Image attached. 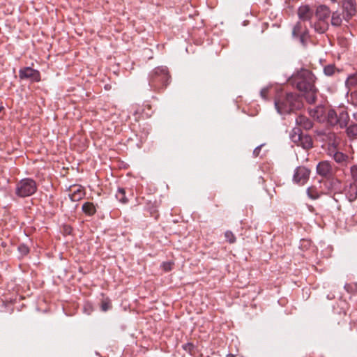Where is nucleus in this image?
Instances as JSON below:
<instances>
[{
    "mask_svg": "<svg viewBox=\"0 0 357 357\" xmlns=\"http://www.w3.org/2000/svg\"><path fill=\"white\" fill-rule=\"evenodd\" d=\"M317 77L309 70L301 68L295 73L289 79V82L303 93V95L310 104H314L317 100L318 89L314 84Z\"/></svg>",
    "mask_w": 357,
    "mask_h": 357,
    "instance_id": "1",
    "label": "nucleus"
},
{
    "mask_svg": "<svg viewBox=\"0 0 357 357\" xmlns=\"http://www.w3.org/2000/svg\"><path fill=\"white\" fill-rule=\"evenodd\" d=\"M275 106L280 114H287L301 107L298 97L292 93H287L286 96L275 101Z\"/></svg>",
    "mask_w": 357,
    "mask_h": 357,
    "instance_id": "2",
    "label": "nucleus"
},
{
    "mask_svg": "<svg viewBox=\"0 0 357 357\" xmlns=\"http://www.w3.org/2000/svg\"><path fill=\"white\" fill-rule=\"evenodd\" d=\"M36 183L29 178L22 179L16 185V194L21 197L31 196L36 192Z\"/></svg>",
    "mask_w": 357,
    "mask_h": 357,
    "instance_id": "3",
    "label": "nucleus"
},
{
    "mask_svg": "<svg viewBox=\"0 0 357 357\" xmlns=\"http://www.w3.org/2000/svg\"><path fill=\"white\" fill-rule=\"evenodd\" d=\"M291 139L297 146H301L305 149L312 147V138L309 135H303L299 128L293 129L291 133Z\"/></svg>",
    "mask_w": 357,
    "mask_h": 357,
    "instance_id": "4",
    "label": "nucleus"
},
{
    "mask_svg": "<svg viewBox=\"0 0 357 357\" xmlns=\"http://www.w3.org/2000/svg\"><path fill=\"white\" fill-rule=\"evenodd\" d=\"M19 77L21 79H30L32 82H38L40 81V72L31 67H25L19 70Z\"/></svg>",
    "mask_w": 357,
    "mask_h": 357,
    "instance_id": "5",
    "label": "nucleus"
},
{
    "mask_svg": "<svg viewBox=\"0 0 357 357\" xmlns=\"http://www.w3.org/2000/svg\"><path fill=\"white\" fill-rule=\"evenodd\" d=\"M310 171L305 167H298L296 169L293 180L299 185H304L308 180Z\"/></svg>",
    "mask_w": 357,
    "mask_h": 357,
    "instance_id": "6",
    "label": "nucleus"
},
{
    "mask_svg": "<svg viewBox=\"0 0 357 357\" xmlns=\"http://www.w3.org/2000/svg\"><path fill=\"white\" fill-rule=\"evenodd\" d=\"M298 15L300 20L309 21L314 15V11L308 5H302L298 9Z\"/></svg>",
    "mask_w": 357,
    "mask_h": 357,
    "instance_id": "7",
    "label": "nucleus"
},
{
    "mask_svg": "<svg viewBox=\"0 0 357 357\" xmlns=\"http://www.w3.org/2000/svg\"><path fill=\"white\" fill-rule=\"evenodd\" d=\"M317 172L323 177H327L332 174V167L328 161H321L317 166Z\"/></svg>",
    "mask_w": 357,
    "mask_h": 357,
    "instance_id": "8",
    "label": "nucleus"
},
{
    "mask_svg": "<svg viewBox=\"0 0 357 357\" xmlns=\"http://www.w3.org/2000/svg\"><path fill=\"white\" fill-rule=\"evenodd\" d=\"M70 199L73 202H78L85 196V189L81 185H75L70 190Z\"/></svg>",
    "mask_w": 357,
    "mask_h": 357,
    "instance_id": "9",
    "label": "nucleus"
},
{
    "mask_svg": "<svg viewBox=\"0 0 357 357\" xmlns=\"http://www.w3.org/2000/svg\"><path fill=\"white\" fill-rule=\"evenodd\" d=\"M342 8L347 17L350 18L356 13V3L355 0H344Z\"/></svg>",
    "mask_w": 357,
    "mask_h": 357,
    "instance_id": "10",
    "label": "nucleus"
},
{
    "mask_svg": "<svg viewBox=\"0 0 357 357\" xmlns=\"http://www.w3.org/2000/svg\"><path fill=\"white\" fill-rule=\"evenodd\" d=\"M330 14H331V10H330L329 8L324 5H321L319 6H318L316 10V13H315V15H316V17H317V19L319 21H323V22H324L329 17Z\"/></svg>",
    "mask_w": 357,
    "mask_h": 357,
    "instance_id": "11",
    "label": "nucleus"
},
{
    "mask_svg": "<svg viewBox=\"0 0 357 357\" xmlns=\"http://www.w3.org/2000/svg\"><path fill=\"white\" fill-rule=\"evenodd\" d=\"M296 123L298 126L305 130H309L312 128V121L308 118L303 115H300L296 119Z\"/></svg>",
    "mask_w": 357,
    "mask_h": 357,
    "instance_id": "12",
    "label": "nucleus"
},
{
    "mask_svg": "<svg viewBox=\"0 0 357 357\" xmlns=\"http://www.w3.org/2000/svg\"><path fill=\"white\" fill-rule=\"evenodd\" d=\"M82 211L87 215L91 216L96 213V208L92 202H85L82 207Z\"/></svg>",
    "mask_w": 357,
    "mask_h": 357,
    "instance_id": "13",
    "label": "nucleus"
},
{
    "mask_svg": "<svg viewBox=\"0 0 357 357\" xmlns=\"http://www.w3.org/2000/svg\"><path fill=\"white\" fill-rule=\"evenodd\" d=\"M346 195L349 202H353L357 198V185L354 184H349V186L346 189Z\"/></svg>",
    "mask_w": 357,
    "mask_h": 357,
    "instance_id": "14",
    "label": "nucleus"
},
{
    "mask_svg": "<svg viewBox=\"0 0 357 357\" xmlns=\"http://www.w3.org/2000/svg\"><path fill=\"white\" fill-rule=\"evenodd\" d=\"M293 35L294 36H299L301 42L304 44V40L306 37L305 33H302L301 31V24L300 23H297L296 26L294 27Z\"/></svg>",
    "mask_w": 357,
    "mask_h": 357,
    "instance_id": "15",
    "label": "nucleus"
},
{
    "mask_svg": "<svg viewBox=\"0 0 357 357\" xmlns=\"http://www.w3.org/2000/svg\"><path fill=\"white\" fill-rule=\"evenodd\" d=\"M337 119V124L340 126V128H344L347 126L349 122V117L347 112H342L340 113Z\"/></svg>",
    "mask_w": 357,
    "mask_h": 357,
    "instance_id": "16",
    "label": "nucleus"
},
{
    "mask_svg": "<svg viewBox=\"0 0 357 357\" xmlns=\"http://www.w3.org/2000/svg\"><path fill=\"white\" fill-rule=\"evenodd\" d=\"M337 115L333 109H329L327 112V121L330 125L335 126L337 124Z\"/></svg>",
    "mask_w": 357,
    "mask_h": 357,
    "instance_id": "17",
    "label": "nucleus"
},
{
    "mask_svg": "<svg viewBox=\"0 0 357 357\" xmlns=\"http://www.w3.org/2000/svg\"><path fill=\"white\" fill-rule=\"evenodd\" d=\"M341 15L338 12H334L332 14L331 24L333 26H339L342 24Z\"/></svg>",
    "mask_w": 357,
    "mask_h": 357,
    "instance_id": "18",
    "label": "nucleus"
},
{
    "mask_svg": "<svg viewBox=\"0 0 357 357\" xmlns=\"http://www.w3.org/2000/svg\"><path fill=\"white\" fill-rule=\"evenodd\" d=\"M116 199L122 204H126L128 199L126 197V192L123 188H119L116 193Z\"/></svg>",
    "mask_w": 357,
    "mask_h": 357,
    "instance_id": "19",
    "label": "nucleus"
},
{
    "mask_svg": "<svg viewBox=\"0 0 357 357\" xmlns=\"http://www.w3.org/2000/svg\"><path fill=\"white\" fill-rule=\"evenodd\" d=\"M307 193L308 196L312 199H316L319 197V193L315 187L312 186L308 188L307 190Z\"/></svg>",
    "mask_w": 357,
    "mask_h": 357,
    "instance_id": "20",
    "label": "nucleus"
},
{
    "mask_svg": "<svg viewBox=\"0 0 357 357\" xmlns=\"http://www.w3.org/2000/svg\"><path fill=\"white\" fill-rule=\"evenodd\" d=\"M351 182L350 183L357 185V165H353L350 168Z\"/></svg>",
    "mask_w": 357,
    "mask_h": 357,
    "instance_id": "21",
    "label": "nucleus"
},
{
    "mask_svg": "<svg viewBox=\"0 0 357 357\" xmlns=\"http://www.w3.org/2000/svg\"><path fill=\"white\" fill-rule=\"evenodd\" d=\"M347 132L349 137L357 136V124L349 126L347 129Z\"/></svg>",
    "mask_w": 357,
    "mask_h": 357,
    "instance_id": "22",
    "label": "nucleus"
},
{
    "mask_svg": "<svg viewBox=\"0 0 357 357\" xmlns=\"http://www.w3.org/2000/svg\"><path fill=\"white\" fill-rule=\"evenodd\" d=\"M333 158L337 162H342L347 159V156L341 152H336Z\"/></svg>",
    "mask_w": 357,
    "mask_h": 357,
    "instance_id": "23",
    "label": "nucleus"
},
{
    "mask_svg": "<svg viewBox=\"0 0 357 357\" xmlns=\"http://www.w3.org/2000/svg\"><path fill=\"white\" fill-rule=\"evenodd\" d=\"M111 307V302L108 298L103 299L101 302V309L102 311L106 312Z\"/></svg>",
    "mask_w": 357,
    "mask_h": 357,
    "instance_id": "24",
    "label": "nucleus"
},
{
    "mask_svg": "<svg viewBox=\"0 0 357 357\" xmlns=\"http://www.w3.org/2000/svg\"><path fill=\"white\" fill-rule=\"evenodd\" d=\"M225 236L226 240L229 243H234L236 241V237L234 234L231 231H227L225 233Z\"/></svg>",
    "mask_w": 357,
    "mask_h": 357,
    "instance_id": "25",
    "label": "nucleus"
},
{
    "mask_svg": "<svg viewBox=\"0 0 357 357\" xmlns=\"http://www.w3.org/2000/svg\"><path fill=\"white\" fill-rule=\"evenodd\" d=\"M324 73L327 76H331L335 73V66L333 65H328L324 67Z\"/></svg>",
    "mask_w": 357,
    "mask_h": 357,
    "instance_id": "26",
    "label": "nucleus"
},
{
    "mask_svg": "<svg viewBox=\"0 0 357 357\" xmlns=\"http://www.w3.org/2000/svg\"><path fill=\"white\" fill-rule=\"evenodd\" d=\"M182 348L185 351L188 352L190 354H192V352L195 348V346L191 342H188L182 346Z\"/></svg>",
    "mask_w": 357,
    "mask_h": 357,
    "instance_id": "27",
    "label": "nucleus"
},
{
    "mask_svg": "<svg viewBox=\"0 0 357 357\" xmlns=\"http://www.w3.org/2000/svg\"><path fill=\"white\" fill-rule=\"evenodd\" d=\"M173 265H174V263L172 261H165V262L162 263V268L164 271L168 272L172 269Z\"/></svg>",
    "mask_w": 357,
    "mask_h": 357,
    "instance_id": "28",
    "label": "nucleus"
},
{
    "mask_svg": "<svg viewBox=\"0 0 357 357\" xmlns=\"http://www.w3.org/2000/svg\"><path fill=\"white\" fill-rule=\"evenodd\" d=\"M268 91H269L268 88H264L261 90L260 95L262 98H264L265 100L267 99Z\"/></svg>",
    "mask_w": 357,
    "mask_h": 357,
    "instance_id": "29",
    "label": "nucleus"
},
{
    "mask_svg": "<svg viewBox=\"0 0 357 357\" xmlns=\"http://www.w3.org/2000/svg\"><path fill=\"white\" fill-rule=\"evenodd\" d=\"M18 249L19 251L23 255H26L29 252V248L24 245H20Z\"/></svg>",
    "mask_w": 357,
    "mask_h": 357,
    "instance_id": "30",
    "label": "nucleus"
},
{
    "mask_svg": "<svg viewBox=\"0 0 357 357\" xmlns=\"http://www.w3.org/2000/svg\"><path fill=\"white\" fill-rule=\"evenodd\" d=\"M146 107H147V109H148L149 110H150V109H151V105H146Z\"/></svg>",
    "mask_w": 357,
    "mask_h": 357,
    "instance_id": "31",
    "label": "nucleus"
},
{
    "mask_svg": "<svg viewBox=\"0 0 357 357\" xmlns=\"http://www.w3.org/2000/svg\"><path fill=\"white\" fill-rule=\"evenodd\" d=\"M331 1H333V2H336V1H337L338 0H331Z\"/></svg>",
    "mask_w": 357,
    "mask_h": 357,
    "instance_id": "32",
    "label": "nucleus"
}]
</instances>
